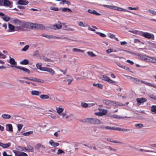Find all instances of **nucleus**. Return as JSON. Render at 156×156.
<instances>
[{
	"mask_svg": "<svg viewBox=\"0 0 156 156\" xmlns=\"http://www.w3.org/2000/svg\"><path fill=\"white\" fill-rule=\"evenodd\" d=\"M34 26L33 23L21 21L18 26L15 27V28L17 29L16 31H25L27 29H32Z\"/></svg>",
	"mask_w": 156,
	"mask_h": 156,
	"instance_id": "nucleus-1",
	"label": "nucleus"
},
{
	"mask_svg": "<svg viewBox=\"0 0 156 156\" xmlns=\"http://www.w3.org/2000/svg\"><path fill=\"white\" fill-rule=\"evenodd\" d=\"M83 122L94 125H98L101 123V121L97 119L89 118L84 119Z\"/></svg>",
	"mask_w": 156,
	"mask_h": 156,
	"instance_id": "nucleus-2",
	"label": "nucleus"
},
{
	"mask_svg": "<svg viewBox=\"0 0 156 156\" xmlns=\"http://www.w3.org/2000/svg\"><path fill=\"white\" fill-rule=\"evenodd\" d=\"M0 5L11 8L13 6V2L9 0H0Z\"/></svg>",
	"mask_w": 156,
	"mask_h": 156,
	"instance_id": "nucleus-3",
	"label": "nucleus"
},
{
	"mask_svg": "<svg viewBox=\"0 0 156 156\" xmlns=\"http://www.w3.org/2000/svg\"><path fill=\"white\" fill-rule=\"evenodd\" d=\"M111 9H113V10H118V11H119L126 12H129V13H131L132 14H134L135 15H137L139 16H140L139 15L137 14H136L134 13H133L130 11H129L128 10L124 9L123 8H121L120 7L116 6H115L112 5V7H111Z\"/></svg>",
	"mask_w": 156,
	"mask_h": 156,
	"instance_id": "nucleus-4",
	"label": "nucleus"
},
{
	"mask_svg": "<svg viewBox=\"0 0 156 156\" xmlns=\"http://www.w3.org/2000/svg\"><path fill=\"white\" fill-rule=\"evenodd\" d=\"M141 34V35L146 38L152 40L154 39V36L153 34H151L148 32H142Z\"/></svg>",
	"mask_w": 156,
	"mask_h": 156,
	"instance_id": "nucleus-5",
	"label": "nucleus"
},
{
	"mask_svg": "<svg viewBox=\"0 0 156 156\" xmlns=\"http://www.w3.org/2000/svg\"><path fill=\"white\" fill-rule=\"evenodd\" d=\"M10 58L9 60H7V62L10 63L12 65L10 66L11 67H14L16 68V67H18V66H16L17 65L16 62L15 61L14 59L13 58H11L10 56H9Z\"/></svg>",
	"mask_w": 156,
	"mask_h": 156,
	"instance_id": "nucleus-6",
	"label": "nucleus"
},
{
	"mask_svg": "<svg viewBox=\"0 0 156 156\" xmlns=\"http://www.w3.org/2000/svg\"><path fill=\"white\" fill-rule=\"evenodd\" d=\"M102 79L105 81H107L109 83L115 84V82L110 79L109 78L105 75H102L101 77Z\"/></svg>",
	"mask_w": 156,
	"mask_h": 156,
	"instance_id": "nucleus-7",
	"label": "nucleus"
},
{
	"mask_svg": "<svg viewBox=\"0 0 156 156\" xmlns=\"http://www.w3.org/2000/svg\"><path fill=\"white\" fill-rule=\"evenodd\" d=\"M138 56L139 57L138 58L140 59L142 61H145L147 62H148L149 56L140 54V55H139Z\"/></svg>",
	"mask_w": 156,
	"mask_h": 156,
	"instance_id": "nucleus-8",
	"label": "nucleus"
},
{
	"mask_svg": "<svg viewBox=\"0 0 156 156\" xmlns=\"http://www.w3.org/2000/svg\"><path fill=\"white\" fill-rule=\"evenodd\" d=\"M66 76H68V78H66V80H64V81H66L67 82L68 85H69L71 83L73 80V78L72 76L67 75Z\"/></svg>",
	"mask_w": 156,
	"mask_h": 156,
	"instance_id": "nucleus-9",
	"label": "nucleus"
},
{
	"mask_svg": "<svg viewBox=\"0 0 156 156\" xmlns=\"http://www.w3.org/2000/svg\"><path fill=\"white\" fill-rule=\"evenodd\" d=\"M136 101L138 105H140L142 103H143L147 101V99L144 98H137L136 99Z\"/></svg>",
	"mask_w": 156,
	"mask_h": 156,
	"instance_id": "nucleus-10",
	"label": "nucleus"
},
{
	"mask_svg": "<svg viewBox=\"0 0 156 156\" xmlns=\"http://www.w3.org/2000/svg\"><path fill=\"white\" fill-rule=\"evenodd\" d=\"M43 71L48 72L51 75L55 74V71L51 68L48 67H44Z\"/></svg>",
	"mask_w": 156,
	"mask_h": 156,
	"instance_id": "nucleus-11",
	"label": "nucleus"
},
{
	"mask_svg": "<svg viewBox=\"0 0 156 156\" xmlns=\"http://www.w3.org/2000/svg\"><path fill=\"white\" fill-rule=\"evenodd\" d=\"M49 144L52 147H55L59 146V144L57 142H55L53 140H51L49 142Z\"/></svg>",
	"mask_w": 156,
	"mask_h": 156,
	"instance_id": "nucleus-12",
	"label": "nucleus"
},
{
	"mask_svg": "<svg viewBox=\"0 0 156 156\" xmlns=\"http://www.w3.org/2000/svg\"><path fill=\"white\" fill-rule=\"evenodd\" d=\"M16 68L21 70L28 74H29L30 73V70L26 68L18 66V67H16Z\"/></svg>",
	"mask_w": 156,
	"mask_h": 156,
	"instance_id": "nucleus-13",
	"label": "nucleus"
},
{
	"mask_svg": "<svg viewBox=\"0 0 156 156\" xmlns=\"http://www.w3.org/2000/svg\"><path fill=\"white\" fill-rule=\"evenodd\" d=\"M28 3V1L24 0H19L17 2V4L23 5H27Z\"/></svg>",
	"mask_w": 156,
	"mask_h": 156,
	"instance_id": "nucleus-14",
	"label": "nucleus"
},
{
	"mask_svg": "<svg viewBox=\"0 0 156 156\" xmlns=\"http://www.w3.org/2000/svg\"><path fill=\"white\" fill-rule=\"evenodd\" d=\"M40 148L42 149H44L45 148V146L40 143L37 144L35 146V148L37 150H39Z\"/></svg>",
	"mask_w": 156,
	"mask_h": 156,
	"instance_id": "nucleus-15",
	"label": "nucleus"
},
{
	"mask_svg": "<svg viewBox=\"0 0 156 156\" xmlns=\"http://www.w3.org/2000/svg\"><path fill=\"white\" fill-rule=\"evenodd\" d=\"M11 145V144L10 143H8L7 144H3L0 142V146L4 148H6L9 147Z\"/></svg>",
	"mask_w": 156,
	"mask_h": 156,
	"instance_id": "nucleus-16",
	"label": "nucleus"
},
{
	"mask_svg": "<svg viewBox=\"0 0 156 156\" xmlns=\"http://www.w3.org/2000/svg\"><path fill=\"white\" fill-rule=\"evenodd\" d=\"M5 126L6 130L8 131L12 132V125L11 124H7Z\"/></svg>",
	"mask_w": 156,
	"mask_h": 156,
	"instance_id": "nucleus-17",
	"label": "nucleus"
},
{
	"mask_svg": "<svg viewBox=\"0 0 156 156\" xmlns=\"http://www.w3.org/2000/svg\"><path fill=\"white\" fill-rule=\"evenodd\" d=\"M8 26L9 30H8V32H10L15 31V27L14 26L10 24H9Z\"/></svg>",
	"mask_w": 156,
	"mask_h": 156,
	"instance_id": "nucleus-18",
	"label": "nucleus"
},
{
	"mask_svg": "<svg viewBox=\"0 0 156 156\" xmlns=\"http://www.w3.org/2000/svg\"><path fill=\"white\" fill-rule=\"evenodd\" d=\"M103 102L104 104L107 105H110L113 104L112 101L108 100H104L103 101Z\"/></svg>",
	"mask_w": 156,
	"mask_h": 156,
	"instance_id": "nucleus-19",
	"label": "nucleus"
},
{
	"mask_svg": "<svg viewBox=\"0 0 156 156\" xmlns=\"http://www.w3.org/2000/svg\"><path fill=\"white\" fill-rule=\"evenodd\" d=\"M56 109L57 112L59 114L63 112L64 110V108L60 106L58 107H56Z\"/></svg>",
	"mask_w": 156,
	"mask_h": 156,
	"instance_id": "nucleus-20",
	"label": "nucleus"
},
{
	"mask_svg": "<svg viewBox=\"0 0 156 156\" xmlns=\"http://www.w3.org/2000/svg\"><path fill=\"white\" fill-rule=\"evenodd\" d=\"M88 12L90 13L99 16L100 15V13H98L96 11L94 10L89 9L88 10Z\"/></svg>",
	"mask_w": 156,
	"mask_h": 156,
	"instance_id": "nucleus-21",
	"label": "nucleus"
},
{
	"mask_svg": "<svg viewBox=\"0 0 156 156\" xmlns=\"http://www.w3.org/2000/svg\"><path fill=\"white\" fill-rule=\"evenodd\" d=\"M147 62L156 63V58L154 57H149Z\"/></svg>",
	"mask_w": 156,
	"mask_h": 156,
	"instance_id": "nucleus-22",
	"label": "nucleus"
},
{
	"mask_svg": "<svg viewBox=\"0 0 156 156\" xmlns=\"http://www.w3.org/2000/svg\"><path fill=\"white\" fill-rule=\"evenodd\" d=\"M21 21L17 19H15L13 20L12 22L14 24L18 26Z\"/></svg>",
	"mask_w": 156,
	"mask_h": 156,
	"instance_id": "nucleus-23",
	"label": "nucleus"
},
{
	"mask_svg": "<svg viewBox=\"0 0 156 156\" xmlns=\"http://www.w3.org/2000/svg\"><path fill=\"white\" fill-rule=\"evenodd\" d=\"M27 152H33L34 151V148L31 146L28 145L27 147Z\"/></svg>",
	"mask_w": 156,
	"mask_h": 156,
	"instance_id": "nucleus-24",
	"label": "nucleus"
},
{
	"mask_svg": "<svg viewBox=\"0 0 156 156\" xmlns=\"http://www.w3.org/2000/svg\"><path fill=\"white\" fill-rule=\"evenodd\" d=\"M115 130H117L121 131H124L125 132H129L130 131V130L129 129H126L124 128H116L115 129Z\"/></svg>",
	"mask_w": 156,
	"mask_h": 156,
	"instance_id": "nucleus-25",
	"label": "nucleus"
},
{
	"mask_svg": "<svg viewBox=\"0 0 156 156\" xmlns=\"http://www.w3.org/2000/svg\"><path fill=\"white\" fill-rule=\"evenodd\" d=\"M62 27V26L61 24V23H60L59 22H58V23L53 25L54 28L55 29H60Z\"/></svg>",
	"mask_w": 156,
	"mask_h": 156,
	"instance_id": "nucleus-26",
	"label": "nucleus"
},
{
	"mask_svg": "<svg viewBox=\"0 0 156 156\" xmlns=\"http://www.w3.org/2000/svg\"><path fill=\"white\" fill-rule=\"evenodd\" d=\"M41 65L42 64L41 63H38L36 64V67L37 69H39L40 70L43 71L45 67H41Z\"/></svg>",
	"mask_w": 156,
	"mask_h": 156,
	"instance_id": "nucleus-27",
	"label": "nucleus"
},
{
	"mask_svg": "<svg viewBox=\"0 0 156 156\" xmlns=\"http://www.w3.org/2000/svg\"><path fill=\"white\" fill-rule=\"evenodd\" d=\"M107 141H109L111 142L118 143V144H122V143L121 142H120L118 141H116L115 140L112 139H110L109 138H107Z\"/></svg>",
	"mask_w": 156,
	"mask_h": 156,
	"instance_id": "nucleus-28",
	"label": "nucleus"
},
{
	"mask_svg": "<svg viewBox=\"0 0 156 156\" xmlns=\"http://www.w3.org/2000/svg\"><path fill=\"white\" fill-rule=\"evenodd\" d=\"M31 94L33 95L38 96L41 92L37 90H33L31 91Z\"/></svg>",
	"mask_w": 156,
	"mask_h": 156,
	"instance_id": "nucleus-29",
	"label": "nucleus"
},
{
	"mask_svg": "<svg viewBox=\"0 0 156 156\" xmlns=\"http://www.w3.org/2000/svg\"><path fill=\"white\" fill-rule=\"evenodd\" d=\"M2 116L3 119H9L11 117L10 115L7 114H2Z\"/></svg>",
	"mask_w": 156,
	"mask_h": 156,
	"instance_id": "nucleus-30",
	"label": "nucleus"
},
{
	"mask_svg": "<svg viewBox=\"0 0 156 156\" xmlns=\"http://www.w3.org/2000/svg\"><path fill=\"white\" fill-rule=\"evenodd\" d=\"M29 61L27 59H25L20 62V63L22 65H27L29 63Z\"/></svg>",
	"mask_w": 156,
	"mask_h": 156,
	"instance_id": "nucleus-31",
	"label": "nucleus"
},
{
	"mask_svg": "<svg viewBox=\"0 0 156 156\" xmlns=\"http://www.w3.org/2000/svg\"><path fill=\"white\" fill-rule=\"evenodd\" d=\"M147 12H148L153 15L156 16V11L154 10L149 9L147 10Z\"/></svg>",
	"mask_w": 156,
	"mask_h": 156,
	"instance_id": "nucleus-32",
	"label": "nucleus"
},
{
	"mask_svg": "<svg viewBox=\"0 0 156 156\" xmlns=\"http://www.w3.org/2000/svg\"><path fill=\"white\" fill-rule=\"evenodd\" d=\"M40 98L42 99H46L49 98V97L48 95L45 94H42L40 96Z\"/></svg>",
	"mask_w": 156,
	"mask_h": 156,
	"instance_id": "nucleus-33",
	"label": "nucleus"
},
{
	"mask_svg": "<svg viewBox=\"0 0 156 156\" xmlns=\"http://www.w3.org/2000/svg\"><path fill=\"white\" fill-rule=\"evenodd\" d=\"M15 156H28L27 154L25 152H20V153L16 154Z\"/></svg>",
	"mask_w": 156,
	"mask_h": 156,
	"instance_id": "nucleus-34",
	"label": "nucleus"
},
{
	"mask_svg": "<svg viewBox=\"0 0 156 156\" xmlns=\"http://www.w3.org/2000/svg\"><path fill=\"white\" fill-rule=\"evenodd\" d=\"M73 50L74 52H81L82 53L84 52V50L76 48H74Z\"/></svg>",
	"mask_w": 156,
	"mask_h": 156,
	"instance_id": "nucleus-35",
	"label": "nucleus"
},
{
	"mask_svg": "<svg viewBox=\"0 0 156 156\" xmlns=\"http://www.w3.org/2000/svg\"><path fill=\"white\" fill-rule=\"evenodd\" d=\"M42 36L44 37H45L46 38H49V39H50V38H53V39H55V36H53L51 35H48L43 34V35H42Z\"/></svg>",
	"mask_w": 156,
	"mask_h": 156,
	"instance_id": "nucleus-36",
	"label": "nucleus"
},
{
	"mask_svg": "<svg viewBox=\"0 0 156 156\" xmlns=\"http://www.w3.org/2000/svg\"><path fill=\"white\" fill-rule=\"evenodd\" d=\"M151 111L156 114V106L152 105L151 107Z\"/></svg>",
	"mask_w": 156,
	"mask_h": 156,
	"instance_id": "nucleus-37",
	"label": "nucleus"
},
{
	"mask_svg": "<svg viewBox=\"0 0 156 156\" xmlns=\"http://www.w3.org/2000/svg\"><path fill=\"white\" fill-rule=\"evenodd\" d=\"M87 53L91 57H94L96 56V55L92 51H88Z\"/></svg>",
	"mask_w": 156,
	"mask_h": 156,
	"instance_id": "nucleus-38",
	"label": "nucleus"
},
{
	"mask_svg": "<svg viewBox=\"0 0 156 156\" xmlns=\"http://www.w3.org/2000/svg\"><path fill=\"white\" fill-rule=\"evenodd\" d=\"M33 131H29L27 132L24 133H23V135L26 136H28L30 134H31L33 133Z\"/></svg>",
	"mask_w": 156,
	"mask_h": 156,
	"instance_id": "nucleus-39",
	"label": "nucleus"
},
{
	"mask_svg": "<svg viewBox=\"0 0 156 156\" xmlns=\"http://www.w3.org/2000/svg\"><path fill=\"white\" fill-rule=\"evenodd\" d=\"M135 126L137 128H140L143 127V124L142 123L136 124L135 125Z\"/></svg>",
	"mask_w": 156,
	"mask_h": 156,
	"instance_id": "nucleus-40",
	"label": "nucleus"
},
{
	"mask_svg": "<svg viewBox=\"0 0 156 156\" xmlns=\"http://www.w3.org/2000/svg\"><path fill=\"white\" fill-rule=\"evenodd\" d=\"M64 3H66L68 5L70 4V2L69 1H66V0H62V2H60V4H64Z\"/></svg>",
	"mask_w": 156,
	"mask_h": 156,
	"instance_id": "nucleus-41",
	"label": "nucleus"
},
{
	"mask_svg": "<svg viewBox=\"0 0 156 156\" xmlns=\"http://www.w3.org/2000/svg\"><path fill=\"white\" fill-rule=\"evenodd\" d=\"M2 18L4 21L6 22L9 21L10 19V17L7 16L3 17Z\"/></svg>",
	"mask_w": 156,
	"mask_h": 156,
	"instance_id": "nucleus-42",
	"label": "nucleus"
},
{
	"mask_svg": "<svg viewBox=\"0 0 156 156\" xmlns=\"http://www.w3.org/2000/svg\"><path fill=\"white\" fill-rule=\"evenodd\" d=\"M62 11L64 12H66L67 11L70 12H72V11L71 10V9L67 8H64L62 9Z\"/></svg>",
	"mask_w": 156,
	"mask_h": 156,
	"instance_id": "nucleus-43",
	"label": "nucleus"
},
{
	"mask_svg": "<svg viewBox=\"0 0 156 156\" xmlns=\"http://www.w3.org/2000/svg\"><path fill=\"white\" fill-rule=\"evenodd\" d=\"M129 10H137L139 9V7H128L127 8Z\"/></svg>",
	"mask_w": 156,
	"mask_h": 156,
	"instance_id": "nucleus-44",
	"label": "nucleus"
},
{
	"mask_svg": "<svg viewBox=\"0 0 156 156\" xmlns=\"http://www.w3.org/2000/svg\"><path fill=\"white\" fill-rule=\"evenodd\" d=\"M29 48V46L27 45L21 49V51H26Z\"/></svg>",
	"mask_w": 156,
	"mask_h": 156,
	"instance_id": "nucleus-45",
	"label": "nucleus"
},
{
	"mask_svg": "<svg viewBox=\"0 0 156 156\" xmlns=\"http://www.w3.org/2000/svg\"><path fill=\"white\" fill-rule=\"evenodd\" d=\"M96 33L97 34H99L100 35V36L102 37H106V35L105 34L103 33H100V32H96Z\"/></svg>",
	"mask_w": 156,
	"mask_h": 156,
	"instance_id": "nucleus-46",
	"label": "nucleus"
},
{
	"mask_svg": "<svg viewBox=\"0 0 156 156\" xmlns=\"http://www.w3.org/2000/svg\"><path fill=\"white\" fill-rule=\"evenodd\" d=\"M23 125L21 124H19L17 125L18 130L19 131H20L22 129Z\"/></svg>",
	"mask_w": 156,
	"mask_h": 156,
	"instance_id": "nucleus-47",
	"label": "nucleus"
},
{
	"mask_svg": "<svg viewBox=\"0 0 156 156\" xmlns=\"http://www.w3.org/2000/svg\"><path fill=\"white\" fill-rule=\"evenodd\" d=\"M64 151H63L62 150L59 149L58 150L57 154H59L62 153L64 154Z\"/></svg>",
	"mask_w": 156,
	"mask_h": 156,
	"instance_id": "nucleus-48",
	"label": "nucleus"
},
{
	"mask_svg": "<svg viewBox=\"0 0 156 156\" xmlns=\"http://www.w3.org/2000/svg\"><path fill=\"white\" fill-rule=\"evenodd\" d=\"M81 105L84 108H87L88 106V104L86 103L82 102L81 104Z\"/></svg>",
	"mask_w": 156,
	"mask_h": 156,
	"instance_id": "nucleus-49",
	"label": "nucleus"
},
{
	"mask_svg": "<svg viewBox=\"0 0 156 156\" xmlns=\"http://www.w3.org/2000/svg\"><path fill=\"white\" fill-rule=\"evenodd\" d=\"M35 81L39 83H43L44 82V81L42 79L36 78Z\"/></svg>",
	"mask_w": 156,
	"mask_h": 156,
	"instance_id": "nucleus-50",
	"label": "nucleus"
},
{
	"mask_svg": "<svg viewBox=\"0 0 156 156\" xmlns=\"http://www.w3.org/2000/svg\"><path fill=\"white\" fill-rule=\"evenodd\" d=\"M108 36L109 37L112 39H113L115 38V35L111 33L108 34Z\"/></svg>",
	"mask_w": 156,
	"mask_h": 156,
	"instance_id": "nucleus-51",
	"label": "nucleus"
},
{
	"mask_svg": "<svg viewBox=\"0 0 156 156\" xmlns=\"http://www.w3.org/2000/svg\"><path fill=\"white\" fill-rule=\"evenodd\" d=\"M50 9L52 10H54L55 11H58V9L57 7H50Z\"/></svg>",
	"mask_w": 156,
	"mask_h": 156,
	"instance_id": "nucleus-52",
	"label": "nucleus"
},
{
	"mask_svg": "<svg viewBox=\"0 0 156 156\" xmlns=\"http://www.w3.org/2000/svg\"><path fill=\"white\" fill-rule=\"evenodd\" d=\"M115 128L111 127L109 126H105V129H106L115 130Z\"/></svg>",
	"mask_w": 156,
	"mask_h": 156,
	"instance_id": "nucleus-53",
	"label": "nucleus"
},
{
	"mask_svg": "<svg viewBox=\"0 0 156 156\" xmlns=\"http://www.w3.org/2000/svg\"><path fill=\"white\" fill-rule=\"evenodd\" d=\"M78 25L80 26V27H85L86 26H85L83 23L82 22H81V21H80V22L78 23Z\"/></svg>",
	"mask_w": 156,
	"mask_h": 156,
	"instance_id": "nucleus-54",
	"label": "nucleus"
},
{
	"mask_svg": "<svg viewBox=\"0 0 156 156\" xmlns=\"http://www.w3.org/2000/svg\"><path fill=\"white\" fill-rule=\"evenodd\" d=\"M102 113V114H103V115L106 114L107 113V111L105 109H102L101 110V112Z\"/></svg>",
	"mask_w": 156,
	"mask_h": 156,
	"instance_id": "nucleus-55",
	"label": "nucleus"
},
{
	"mask_svg": "<svg viewBox=\"0 0 156 156\" xmlns=\"http://www.w3.org/2000/svg\"><path fill=\"white\" fill-rule=\"evenodd\" d=\"M133 81L136 83H140V80L135 78H134Z\"/></svg>",
	"mask_w": 156,
	"mask_h": 156,
	"instance_id": "nucleus-56",
	"label": "nucleus"
},
{
	"mask_svg": "<svg viewBox=\"0 0 156 156\" xmlns=\"http://www.w3.org/2000/svg\"><path fill=\"white\" fill-rule=\"evenodd\" d=\"M59 132V131H58L54 133V135L55 137H58L59 134L58 132Z\"/></svg>",
	"mask_w": 156,
	"mask_h": 156,
	"instance_id": "nucleus-57",
	"label": "nucleus"
},
{
	"mask_svg": "<svg viewBox=\"0 0 156 156\" xmlns=\"http://www.w3.org/2000/svg\"><path fill=\"white\" fill-rule=\"evenodd\" d=\"M112 51V49L111 48L108 49L106 51V52L108 54L110 53Z\"/></svg>",
	"mask_w": 156,
	"mask_h": 156,
	"instance_id": "nucleus-58",
	"label": "nucleus"
},
{
	"mask_svg": "<svg viewBox=\"0 0 156 156\" xmlns=\"http://www.w3.org/2000/svg\"><path fill=\"white\" fill-rule=\"evenodd\" d=\"M95 114L96 115H98V116H101L103 115V114H102V113L101 112H95Z\"/></svg>",
	"mask_w": 156,
	"mask_h": 156,
	"instance_id": "nucleus-59",
	"label": "nucleus"
},
{
	"mask_svg": "<svg viewBox=\"0 0 156 156\" xmlns=\"http://www.w3.org/2000/svg\"><path fill=\"white\" fill-rule=\"evenodd\" d=\"M1 58H6V56L5 55L2 54L0 52V57Z\"/></svg>",
	"mask_w": 156,
	"mask_h": 156,
	"instance_id": "nucleus-60",
	"label": "nucleus"
},
{
	"mask_svg": "<svg viewBox=\"0 0 156 156\" xmlns=\"http://www.w3.org/2000/svg\"><path fill=\"white\" fill-rule=\"evenodd\" d=\"M129 53L131 54L136 55L137 56H139V55H140V54L138 53H136L132 52H129Z\"/></svg>",
	"mask_w": 156,
	"mask_h": 156,
	"instance_id": "nucleus-61",
	"label": "nucleus"
},
{
	"mask_svg": "<svg viewBox=\"0 0 156 156\" xmlns=\"http://www.w3.org/2000/svg\"><path fill=\"white\" fill-rule=\"evenodd\" d=\"M59 115H60L62 116V118H64L66 115V114L65 113L62 112L59 114Z\"/></svg>",
	"mask_w": 156,
	"mask_h": 156,
	"instance_id": "nucleus-62",
	"label": "nucleus"
},
{
	"mask_svg": "<svg viewBox=\"0 0 156 156\" xmlns=\"http://www.w3.org/2000/svg\"><path fill=\"white\" fill-rule=\"evenodd\" d=\"M126 62L132 65H133L134 64V62L133 61L129 60H127Z\"/></svg>",
	"mask_w": 156,
	"mask_h": 156,
	"instance_id": "nucleus-63",
	"label": "nucleus"
},
{
	"mask_svg": "<svg viewBox=\"0 0 156 156\" xmlns=\"http://www.w3.org/2000/svg\"><path fill=\"white\" fill-rule=\"evenodd\" d=\"M3 156H12V155H8L5 152V151H4L3 152Z\"/></svg>",
	"mask_w": 156,
	"mask_h": 156,
	"instance_id": "nucleus-64",
	"label": "nucleus"
}]
</instances>
